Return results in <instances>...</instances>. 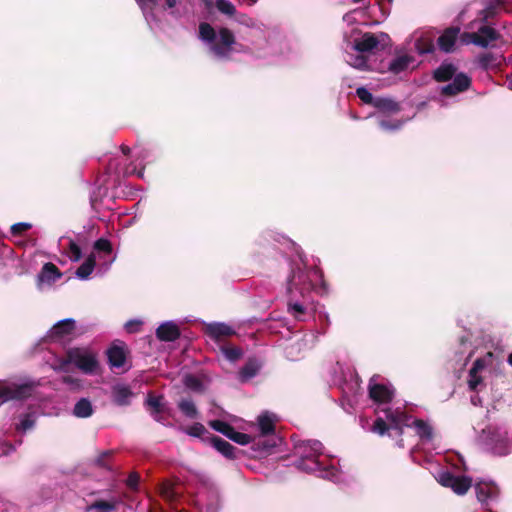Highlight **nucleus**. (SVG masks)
<instances>
[{
    "label": "nucleus",
    "mask_w": 512,
    "mask_h": 512,
    "mask_svg": "<svg viewBox=\"0 0 512 512\" xmlns=\"http://www.w3.org/2000/svg\"><path fill=\"white\" fill-rule=\"evenodd\" d=\"M121 150L124 155H129L131 151L130 148L126 145H121Z\"/></svg>",
    "instance_id": "obj_59"
},
{
    "label": "nucleus",
    "mask_w": 512,
    "mask_h": 512,
    "mask_svg": "<svg viewBox=\"0 0 512 512\" xmlns=\"http://www.w3.org/2000/svg\"><path fill=\"white\" fill-rule=\"evenodd\" d=\"M94 249H96L99 252H104L106 254L112 253V244L109 240L105 238H100L95 241L94 243Z\"/></svg>",
    "instance_id": "obj_47"
},
{
    "label": "nucleus",
    "mask_w": 512,
    "mask_h": 512,
    "mask_svg": "<svg viewBox=\"0 0 512 512\" xmlns=\"http://www.w3.org/2000/svg\"><path fill=\"white\" fill-rule=\"evenodd\" d=\"M209 443L224 457L230 460L238 458L242 451L216 435H209Z\"/></svg>",
    "instance_id": "obj_12"
},
{
    "label": "nucleus",
    "mask_w": 512,
    "mask_h": 512,
    "mask_svg": "<svg viewBox=\"0 0 512 512\" xmlns=\"http://www.w3.org/2000/svg\"><path fill=\"white\" fill-rule=\"evenodd\" d=\"M140 325L141 321L130 320L125 324V329L128 333H136L139 330Z\"/></svg>",
    "instance_id": "obj_53"
},
{
    "label": "nucleus",
    "mask_w": 512,
    "mask_h": 512,
    "mask_svg": "<svg viewBox=\"0 0 512 512\" xmlns=\"http://www.w3.org/2000/svg\"><path fill=\"white\" fill-rule=\"evenodd\" d=\"M140 481V476L137 472H131L126 479V486L131 490H137Z\"/></svg>",
    "instance_id": "obj_49"
},
{
    "label": "nucleus",
    "mask_w": 512,
    "mask_h": 512,
    "mask_svg": "<svg viewBox=\"0 0 512 512\" xmlns=\"http://www.w3.org/2000/svg\"><path fill=\"white\" fill-rule=\"evenodd\" d=\"M369 397L379 404L390 403L394 397V390L390 389L384 384H378L373 382V378L370 380L368 385Z\"/></svg>",
    "instance_id": "obj_10"
},
{
    "label": "nucleus",
    "mask_w": 512,
    "mask_h": 512,
    "mask_svg": "<svg viewBox=\"0 0 512 512\" xmlns=\"http://www.w3.org/2000/svg\"><path fill=\"white\" fill-rule=\"evenodd\" d=\"M301 459L319 460L322 455L323 445L318 440H308L299 446Z\"/></svg>",
    "instance_id": "obj_16"
},
{
    "label": "nucleus",
    "mask_w": 512,
    "mask_h": 512,
    "mask_svg": "<svg viewBox=\"0 0 512 512\" xmlns=\"http://www.w3.org/2000/svg\"><path fill=\"white\" fill-rule=\"evenodd\" d=\"M96 265L94 254H90L86 260L77 268L75 274L79 279H87L93 272Z\"/></svg>",
    "instance_id": "obj_27"
},
{
    "label": "nucleus",
    "mask_w": 512,
    "mask_h": 512,
    "mask_svg": "<svg viewBox=\"0 0 512 512\" xmlns=\"http://www.w3.org/2000/svg\"><path fill=\"white\" fill-rule=\"evenodd\" d=\"M402 442H403V439H400V443H399L400 446H403Z\"/></svg>",
    "instance_id": "obj_62"
},
{
    "label": "nucleus",
    "mask_w": 512,
    "mask_h": 512,
    "mask_svg": "<svg viewBox=\"0 0 512 512\" xmlns=\"http://www.w3.org/2000/svg\"><path fill=\"white\" fill-rule=\"evenodd\" d=\"M119 501L116 499L111 500H95L93 503L86 507V512L96 510L97 512H114L117 510Z\"/></svg>",
    "instance_id": "obj_24"
},
{
    "label": "nucleus",
    "mask_w": 512,
    "mask_h": 512,
    "mask_svg": "<svg viewBox=\"0 0 512 512\" xmlns=\"http://www.w3.org/2000/svg\"><path fill=\"white\" fill-rule=\"evenodd\" d=\"M69 258L73 262H77L82 257V251L80 246L73 240L69 239L68 243Z\"/></svg>",
    "instance_id": "obj_44"
},
{
    "label": "nucleus",
    "mask_w": 512,
    "mask_h": 512,
    "mask_svg": "<svg viewBox=\"0 0 512 512\" xmlns=\"http://www.w3.org/2000/svg\"><path fill=\"white\" fill-rule=\"evenodd\" d=\"M201 1L207 10H211L213 8V5H214L213 0H201Z\"/></svg>",
    "instance_id": "obj_58"
},
{
    "label": "nucleus",
    "mask_w": 512,
    "mask_h": 512,
    "mask_svg": "<svg viewBox=\"0 0 512 512\" xmlns=\"http://www.w3.org/2000/svg\"><path fill=\"white\" fill-rule=\"evenodd\" d=\"M498 10V3H489L483 10L480 11L481 20L487 22L497 14Z\"/></svg>",
    "instance_id": "obj_43"
},
{
    "label": "nucleus",
    "mask_w": 512,
    "mask_h": 512,
    "mask_svg": "<svg viewBox=\"0 0 512 512\" xmlns=\"http://www.w3.org/2000/svg\"><path fill=\"white\" fill-rule=\"evenodd\" d=\"M383 411L385 413L386 419L391 423V425H405L407 427L412 425L409 424L411 415H409L406 411L401 410L400 408H386Z\"/></svg>",
    "instance_id": "obj_19"
},
{
    "label": "nucleus",
    "mask_w": 512,
    "mask_h": 512,
    "mask_svg": "<svg viewBox=\"0 0 512 512\" xmlns=\"http://www.w3.org/2000/svg\"><path fill=\"white\" fill-rule=\"evenodd\" d=\"M417 48L419 50L420 53H430L433 51L434 49V46L432 43H426L424 47H421L420 44H417Z\"/></svg>",
    "instance_id": "obj_55"
},
{
    "label": "nucleus",
    "mask_w": 512,
    "mask_h": 512,
    "mask_svg": "<svg viewBox=\"0 0 512 512\" xmlns=\"http://www.w3.org/2000/svg\"><path fill=\"white\" fill-rule=\"evenodd\" d=\"M288 295V312L296 319L300 320L305 314L306 308L304 302H301L298 298V293H287Z\"/></svg>",
    "instance_id": "obj_22"
},
{
    "label": "nucleus",
    "mask_w": 512,
    "mask_h": 512,
    "mask_svg": "<svg viewBox=\"0 0 512 512\" xmlns=\"http://www.w3.org/2000/svg\"><path fill=\"white\" fill-rule=\"evenodd\" d=\"M139 7L145 11L147 9L152 10L157 3V0H135ZM177 4V0H165L164 10L173 9Z\"/></svg>",
    "instance_id": "obj_38"
},
{
    "label": "nucleus",
    "mask_w": 512,
    "mask_h": 512,
    "mask_svg": "<svg viewBox=\"0 0 512 512\" xmlns=\"http://www.w3.org/2000/svg\"><path fill=\"white\" fill-rule=\"evenodd\" d=\"M76 328L75 320L67 318L57 322L50 330L49 337L52 340H61L73 334Z\"/></svg>",
    "instance_id": "obj_14"
},
{
    "label": "nucleus",
    "mask_w": 512,
    "mask_h": 512,
    "mask_svg": "<svg viewBox=\"0 0 512 512\" xmlns=\"http://www.w3.org/2000/svg\"><path fill=\"white\" fill-rule=\"evenodd\" d=\"M34 386L30 383L0 386V400H24L32 396Z\"/></svg>",
    "instance_id": "obj_6"
},
{
    "label": "nucleus",
    "mask_w": 512,
    "mask_h": 512,
    "mask_svg": "<svg viewBox=\"0 0 512 512\" xmlns=\"http://www.w3.org/2000/svg\"><path fill=\"white\" fill-rule=\"evenodd\" d=\"M114 451L113 450H106L99 454V456L95 459L94 463L97 467L111 471L112 465L111 460L113 457Z\"/></svg>",
    "instance_id": "obj_35"
},
{
    "label": "nucleus",
    "mask_w": 512,
    "mask_h": 512,
    "mask_svg": "<svg viewBox=\"0 0 512 512\" xmlns=\"http://www.w3.org/2000/svg\"><path fill=\"white\" fill-rule=\"evenodd\" d=\"M470 86L471 78L467 74L460 72L456 74L451 83L441 88L440 93L443 96L452 97L468 90Z\"/></svg>",
    "instance_id": "obj_8"
},
{
    "label": "nucleus",
    "mask_w": 512,
    "mask_h": 512,
    "mask_svg": "<svg viewBox=\"0 0 512 512\" xmlns=\"http://www.w3.org/2000/svg\"><path fill=\"white\" fill-rule=\"evenodd\" d=\"M163 399L164 397L162 395L155 396L149 394L147 405L152 409V413L159 414L164 411Z\"/></svg>",
    "instance_id": "obj_40"
},
{
    "label": "nucleus",
    "mask_w": 512,
    "mask_h": 512,
    "mask_svg": "<svg viewBox=\"0 0 512 512\" xmlns=\"http://www.w3.org/2000/svg\"><path fill=\"white\" fill-rule=\"evenodd\" d=\"M380 127L383 130H397L401 127V122L399 121H389V120H381L379 122Z\"/></svg>",
    "instance_id": "obj_50"
},
{
    "label": "nucleus",
    "mask_w": 512,
    "mask_h": 512,
    "mask_svg": "<svg viewBox=\"0 0 512 512\" xmlns=\"http://www.w3.org/2000/svg\"><path fill=\"white\" fill-rule=\"evenodd\" d=\"M258 424L260 433L263 436L271 435L275 432V424L273 420L266 414L259 416Z\"/></svg>",
    "instance_id": "obj_34"
},
{
    "label": "nucleus",
    "mask_w": 512,
    "mask_h": 512,
    "mask_svg": "<svg viewBox=\"0 0 512 512\" xmlns=\"http://www.w3.org/2000/svg\"><path fill=\"white\" fill-rule=\"evenodd\" d=\"M312 288L308 270L305 264L293 263L291 271L287 278V293H298L299 296L305 297Z\"/></svg>",
    "instance_id": "obj_3"
},
{
    "label": "nucleus",
    "mask_w": 512,
    "mask_h": 512,
    "mask_svg": "<svg viewBox=\"0 0 512 512\" xmlns=\"http://www.w3.org/2000/svg\"><path fill=\"white\" fill-rule=\"evenodd\" d=\"M62 277V273L59 268L51 263H45L38 274V281L41 283L52 284Z\"/></svg>",
    "instance_id": "obj_18"
},
{
    "label": "nucleus",
    "mask_w": 512,
    "mask_h": 512,
    "mask_svg": "<svg viewBox=\"0 0 512 512\" xmlns=\"http://www.w3.org/2000/svg\"><path fill=\"white\" fill-rule=\"evenodd\" d=\"M260 368L261 365L256 359H249L239 371L240 378L243 381L249 380L258 374Z\"/></svg>",
    "instance_id": "obj_26"
},
{
    "label": "nucleus",
    "mask_w": 512,
    "mask_h": 512,
    "mask_svg": "<svg viewBox=\"0 0 512 512\" xmlns=\"http://www.w3.org/2000/svg\"><path fill=\"white\" fill-rule=\"evenodd\" d=\"M373 106L379 111L388 114L398 113L400 111V105L389 98H376Z\"/></svg>",
    "instance_id": "obj_25"
},
{
    "label": "nucleus",
    "mask_w": 512,
    "mask_h": 512,
    "mask_svg": "<svg viewBox=\"0 0 512 512\" xmlns=\"http://www.w3.org/2000/svg\"><path fill=\"white\" fill-rule=\"evenodd\" d=\"M217 9L229 17H232L236 13V7L229 0H216L215 2Z\"/></svg>",
    "instance_id": "obj_41"
},
{
    "label": "nucleus",
    "mask_w": 512,
    "mask_h": 512,
    "mask_svg": "<svg viewBox=\"0 0 512 512\" xmlns=\"http://www.w3.org/2000/svg\"><path fill=\"white\" fill-rule=\"evenodd\" d=\"M295 466L305 472H315L321 469V464L319 460H307L299 458L295 462Z\"/></svg>",
    "instance_id": "obj_36"
},
{
    "label": "nucleus",
    "mask_w": 512,
    "mask_h": 512,
    "mask_svg": "<svg viewBox=\"0 0 512 512\" xmlns=\"http://www.w3.org/2000/svg\"><path fill=\"white\" fill-rule=\"evenodd\" d=\"M31 227H32V225L30 223L18 222V223L13 224L11 226L10 230H11V234L13 236H20L24 232L28 231Z\"/></svg>",
    "instance_id": "obj_48"
},
{
    "label": "nucleus",
    "mask_w": 512,
    "mask_h": 512,
    "mask_svg": "<svg viewBox=\"0 0 512 512\" xmlns=\"http://www.w3.org/2000/svg\"><path fill=\"white\" fill-rule=\"evenodd\" d=\"M457 67L452 63H442L433 72V79L437 82H448L456 76Z\"/></svg>",
    "instance_id": "obj_21"
},
{
    "label": "nucleus",
    "mask_w": 512,
    "mask_h": 512,
    "mask_svg": "<svg viewBox=\"0 0 512 512\" xmlns=\"http://www.w3.org/2000/svg\"><path fill=\"white\" fill-rule=\"evenodd\" d=\"M482 382V377L478 374H470L469 373V380H468V386L470 390L474 391L477 389L478 385Z\"/></svg>",
    "instance_id": "obj_52"
},
{
    "label": "nucleus",
    "mask_w": 512,
    "mask_h": 512,
    "mask_svg": "<svg viewBox=\"0 0 512 512\" xmlns=\"http://www.w3.org/2000/svg\"><path fill=\"white\" fill-rule=\"evenodd\" d=\"M413 61V57L409 55H401L393 59L389 64V70L394 74H399L406 70Z\"/></svg>",
    "instance_id": "obj_28"
},
{
    "label": "nucleus",
    "mask_w": 512,
    "mask_h": 512,
    "mask_svg": "<svg viewBox=\"0 0 512 512\" xmlns=\"http://www.w3.org/2000/svg\"><path fill=\"white\" fill-rule=\"evenodd\" d=\"M459 31L458 27H449L439 36L437 43L441 51L445 53L453 51Z\"/></svg>",
    "instance_id": "obj_17"
},
{
    "label": "nucleus",
    "mask_w": 512,
    "mask_h": 512,
    "mask_svg": "<svg viewBox=\"0 0 512 512\" xmlns=\"http://www.w3.org/2000/svg\"><path fill=\"white\" fill-rule=\"evenodd\" d=\"M405 425H391V429L396 432V434L401 437L404 432Z\"/></svg>",
    "instance_id": "obj_57"
},
{
    "label": "nucleus",
    "mask_w": 512,
    "mask_h": 512,
    "mask_svg": "<svg viewBox=\"0 0 512 512\" xmlns=\"http://www.w3.org/2000/svg\"><path fill=\"white\" fill-rule=\"evenodd\" d=\"M283 239L292 243L291 239H288V238H285V237H283Z\"/></svg>",
    "instance_id": "obj_61"
},
{
    "label": "nucleus",
    "mask_w": 512,
    "mask_h": 512,
    "mask_svg": "<svg viewBox=\"0 0 512 512\" xmlns=\"http://www.w3.org/2000/svg\"><path fill=\"white\" fill-rule=\"evenodd\" d=\"M463 37L468 38L470 42L477 46L487 48L489 45L497 41L501 35L491 26L483 25L477 32L465 33Z\"/></svg>",
    "instance_id": "obj_5"
},
{
    "label": "nucleus",
    "mask_w": 512,
    "mask_h": 512,
    "mask_svg": "<svg viewBox=\"0 0 512 512\" xmlns=\"http://www.w3.org/2000/svg\"><path fill=\"white\" fill-rule=\"evenodd\" d=\"M218 36L216 40V31L209 23L199 24V38L210 45V51L218 58L229 59L236 44L235 35L230 29L221 27Z\"/></svg>",
    "instance_id": "obj_1"
},
{
    "label": "nucleus",
    "mask_w": 512,
    "mask_h": 512,
    "mask_svg": "<svg viewBox=\"0 0 512 512\" xmlns=\"http://www.w3.org/2000/svg\"><path fill=\"white\" fill-rule=\"evenodd\" d=\"M106 354L111 367L120 368L126 362V352L122 346L112 345Z\"/></svg>",
    "instance_id": "obj_20"
},
{
    "label": "nucleus",
    "mask_w": 512,
    "mask_h": 512,
    "mask_svg": "<svg viewBox=\"0 0 512 512\" xmlns=\"http://www.w3.org/2000/svg\"><path fill=\"white\" fill-rule=\"evenodd\" d=\"M186 433L193 437H202L203 440L209 442V435H212L207 431L205 426L199 422L194 423L186 429Z\"/></svg>",
    "instance_id": "obj_37"
},
{
    "label": "nucleus",
    "mask_w": 512,
    "mask_h": 512,
    "mask_svg": "<svg viewBox=\"0 0 512 512\" xmlns=\"http://www.w3.org/2000/svg\"><path fill=\"white\" fill-rule=\"evenodd\" d=\"M62 382L67 384V385H78L79 384V380L78 379H76V378H74L72 376H69V375L64 376L62 378Z\"/></svg>",
    "instance_id": "obj_56"
},
{
    "label": "nucleus",
    "mask_w": 512,
    "mask_h": 512,
    "mask_svg": "<svg viewBox=\"0 0 512 512\" xmlns=\"http://www.w3.org/2000/svg\"><path fill=\"white\" fill-rule=\"evenodd\" d=\"M73 414L78 418H87L93 414V407L87 398H81L74 406Z\"/></svg>",
    "instance_id": "obj_29"
},
{
    "label": "nucleus",
    "mask_w": 512,
    "mask_h": 512,
    "mask_svg": "<svg viewBox=\"0 0 512 512\" xmlns=\"http://www.w3.org/2000/svg\"><path fill=\"white\" fill-rule=\"evenodd\" d=\"M178 409L183 415L190 419H196L199 416L198 409L192 399L183 398L178 402Z\"/></svg>",
    "instance_id": "obj_30"
},
{
    "label": "nucleus",
    "mask_w": 512,
    "mask_h": 512,
    "mask_svg": "<svg viewBox=\"0 0 512 512\" xmlns=\"http://www.w3.org/2000/svg\"><path fill=\"white\" fill-rule=\"evenodd\" d=\"M437 481L443 487L452 489L457 495H465L473 483L471 477L456 476L449 471L439 473Z\"/></svg>",
    "instance_id": "obj_4"
},
{
    "label": "nucleus",
    "mask_w": 512,
    "mask_h": 512,
    "mask_svg": "<svg viewBox=\"0 0 512 512\" xmlns=\"http://www.w3.org/2000/svg\"><path fill=\"white\" fill-rule=\"evenodd\" d=\"M485 368V360L482 358H477L471 367L470 374H478L480 371H482Z\"/></svg>",
    "instance_id": "obj_51"
},
{
    "label": "nucleus",
    "mask_w": 512,
    "mask_h": 512,
    "mask_svg": "<svg viewBox=\"0 0 512 512\" xmlns=\"http://www.w3.org/2000/svg\"><path fill=\"white\" fill-rule=\"evenodd\" d=\"M209 425L215 431L223 434L228 439L236 442L237 444L247 445L251 442L250 435L236 431L235 428L228 422L222 420H213L210 421Z\"/></svg>",
    "instance_id": "obj_7"
},
{
    "label": "nucleus",
    "mask_w": 512,
    "mask_h": 512,
    "mask_svg": "<svg viewBox=\"0 0 512 512\" xmlns=\"http://www.w3.org/2000/svg\"><path fill=\"white\" fill-rule=\"evenodd\" d=\"M220 349L224 354L225 358L231 362L239 360L243 355L242 349L236 346L222 345Z\"/></svg>",
    "instance_id": "obj_39"
},
{
    "label": "nucleus",
    "mask_w": 512,
    "mask_h": 512,
    "mask_svg": "<svg viewBox=\"0 0 512 512\" xmlns=\"http://www.w3.org/2000/svg\"><path fill=\"white\" fill-rule=\"evenodd\" d=\"M134 396L131 388L124 384H116L112 387L111 398L114 404L118 406H128Z\"/></svg>",
    "instance_id": "obj_15"
},
{
    "label": "nucleus",
    "mask_w": 512,
    "mask_h": 512,
    "mask_svg": "<svg viewBox=\"0 0 512 512\" xmlns=\"http://www.w3.org/2000/svg\"><path fill=\"white\" fill-rule=\"evenodd\" d=\"M156 337L162 342H173L180 338L181 331L179 326L173 321H166L156 329Z\"/></svg>",
    "instance_id": "obj_13"
},
{
    "label": "nucleus",
    "mask_w": 512,
    "mask_h": 512,
    "mask_svg": "<svg viewBox=\"0 0 512 512\" xmlns=\"http://www.w3.org/2000/svg\"><path fill=\"white\" fill-rule=\"evenodd\" d=\"M389 429H391V424L388 425L386 421L381 417L376 418L371 427L372 432L380 436L385 435L389 431Z\"/></svg>",
    "instance_id": "obj_42"
},
{
    "label": "nucleus",
    "mask_w": 512,
    "mask_h": 512,
    "mask_svg": "<svg viewBox=\"0 0 512 512\" xmlns=\"http://www.w3.org/2000/svg\"><path fill=\"white\" fill-rule=\"evenodd\" d=\"M477 499L480 502H486L496 495V487L490 483L479 481L474 485Z\"/></svg>",
    "instance_id": "obj_23"
},
{
    "label": "nucleus",
    "mask_w": 512,
    "mask_h": 512,
    "mask_svg": "<svg viewBox=\"0 0 512 512\" xmlns=\"http://www.w3.org/2000/svg\"><path fill=\"white\" fill-rule=\"evenodd\" d=\"M356 95L365 104L374 105L375 99H374L372 93L368 89H366L365 87L357 88L356 89Z\"/></svg>",
    "instance_id": "obj_46"
},
{
    "label": "nucleus",
    "mask_w": 512,
    "mask_h": 512,
    "mask_svg": "<svg viewBox=\"0 0 512 512\" xmlns=\"http://www.w3.org/2000/svg\"><path fill=\"white\" fill-rule=\"evenodd\" d=\"M204 333L215 342H221L225 338L236 334L231 326L221 322H213L205 325Z\"/></svg>",
    "instance_id": "obj_9"
},
{
    "label": "nucleus",
    "mask_w": 512,
    "mask_h": 512,
    "mask_svg": "<svg viewBox=\"0 0 512 512\" xmlns=\"http://www.w3.org/2000/svg\"><path fill=\"white\" fill-rule=\"evenodd\" d=\"M70 364L75 365L84 374H95L99 368L97 355L88 348L73 347L65 352V356L59 360V368L63 371Z\"/></svg>",
    "instance_id": "obj_2"
},
{
    "label": "nucleus",
    "mask_w": 512,
    "mask_h": 512,
    "mask_svg": "<svg viewBox=\"0 0 512 512\" xmlns=\"http://www.w3.org/2000/svg\"><path fill=\"white\" fill-rule=\"evenodd\" d=\"M35 425V419L33 418L32 414L27 413L24 414L20 420V423L17 425V430L27 431L29 429H32Z\"/></svg>",
    "instance_id": "obj_45"
},
{
    "label": "nucleus",
    "mask_w": 512,
    "mask_h": 512,
    "mask_svg": "<svg viewBox=\"0 0 512 512\" xmlns=\"http://www.w3.org/2000/svg\"><path fill=\"white\" fill-rule=\"evenodd\" d=\"M508 363L512 366V353L508 356Z\"/></svg>",
    "instance_id": "obj_60"
},
{
    "label": "nucleus",
    "mask_w": 512,
    "mask_h": 512,
    "mask_svg": "<svg viewBox=\"0 0 512 512\" xmlns=\"http://www.w3.org/2000/svg\"><path fill=\"white\" fill-rule=\"evenodd\" d=\"M160 495L163 499L169 502H174L178 498V493L175 491L174 484L165 481L159 487Z\"/></svg>",
    "instance_id": "obj_33"
},
{
    "label": "nucleus",
    "mask_w": 512,
    "mask_h": 512,
    "mask_svg": "<svg viewBox=\"0 0 512 512\" xmlns=\"http://www.w3.org/2000/svg\"><path fill=\"white\" fill-rule=\"evenodd\" d=\"M411 426L416 429L417 435L424 440H431L433 438V428L422 419H415Z\"/></svg>",
    "instance_id": "obj_31"
},
{
    "label": "nucleus",
    "mask_w": 512,
    "mask_h": 512,
    "mask_svg": "<svg viewBox=\"0 0 512 512\" xmlns=\"http://www.w3.org/2000/svg\"><path fill=\"white\" fill-rule=\"evenodd\" d=\"M479 60L484 67H487L491 64L493 56L490 53L482 54Z\"/></svg>",
    "instance_id": "obj_54"
},
{
    "label": "nucleus",
    "mask_w": 512,
    "mask_h": 512,
    "mask_svg": "<svg viewBox=\"0 0 512 512\" xmlns=\"http://www.w3.org/2000/svg\"><path fill=\"white\" fill-rule=\"evenodd\" d=\"M387 34L380 33L379 35H376L371 32H366L362 35L360 39L355 40L354 42V48L358 52L365 53V52H372L373 50L378 48V45L380 43V38H387Z\"/></svg>",
    "instance_id": "obj_11"
},
{
    "label": "nucleus",
    "mask_w": 512,
    "mask_h": 512,
    "mask_svg": "<svg viewBox=\"0 0 512 512\" xmlns=\"http://www.w3.org/2000/svg\"><path fill=\"white\" fill-rule=\"evenodd\" d=\"M183 383L188 389H190L194 392H198V393L205 392V386H204L202 380L193 374H187L184 377Z\"/></svg>",
    "instance_id": "obj_32"
}]
</instances>
